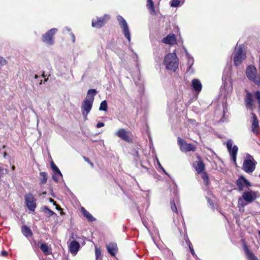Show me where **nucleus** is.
I'll return each mask as SVG.
<instances>
[{"label":"nucleus","instance_id":"603ef678","mask_svg":"<svg viewBox=\"0 0 260 260\" xmlns=\"http://www.w3.org/2000/svg\"><path fill=\"white\" fill-rule=\"evenodd\" d=\"M65 30H67L69 31H70V29L69 28L67 27H66V28L64 29V31Z\"/></svg>","mask_w":260,"mask_h":260},{"label":"nucleus","instance_id":"052dcab7","mask_svg":"<svg viewBox=\"0 0 260 260\" xmlns=\"http://www.w3.org/2000/svg\"><path fill=\"white\" fill-rule=\"evenodd\" d=\"M142 167H143L145 169L147 170V168L146 167H143V166H142Z\"/></svg>","mask_w":260,"mask_h":260},{"label":"nucleus","instance_id":"e2e57ef3","mask_svg":"<svg viewBox=\"0 0 260 260\" xmlns=\"http://www.w3.org/2000/svg\"><path fill=\"white\" fill-rule=\"evenodd\" d=\"M184 1L185 0H183L182 2V4H183V3L184 2Z\"/></svg>","mask_w":260,"mask_h":260},{"label":"nucleus","instance_id":"423d86ee","mask_svg":"<svg viewBox=\"0 0 260 260\" xmlns=\"http://www.w3.org/2000/svg\"><path fill=\"white\" fill-rule=\"evenodd\" d=\"M255 169V163L253 158L249 154H247V158L244 160L243 170L247 173H251Z\"/></svg>","mask_w":260,"mask_h":260},{"label":"nucleus","instance_id":"a878e982","mask_svg":"<svg viewBox=\"0 0 260 260\" xmlns=\"http://www.w3.org/2000/svg\"><path fill=\"white\" fill-rule=\"evenodd\" d=\"M40 248L46 255H48L52 253L51 249L48 247L46 243H42Z\"/></svg>","mask_w":260,"mask_h":260},{"label":"nucleus","instance_id":"f03ea898","mask_svg":"<svg viewBox=\"0 0 260 260\" xmlns=\"http://www.w3.org/2000/svg\"><path fill=\"white\" fill-rule=\"evenodd\" d=\"M164 63L167 70L175 72L178 68V60L176 53L168 54L165 57Z\"/></svg>","mask_w":260,"mask_h":260},{"label":"nucleus","instance_id":"412c9836","mask_svg":"<svg viewBox=\"0 0 260 260\" xmlns=\"http://www.w3.org/2000/svg\"><path fill=\"white\" fill-rule=\"evenodd\" d=\"M191 86L193 89L198 93L201 91L202 88V85L200 81L197 79H193L192 80Z\"/></svg>","mask_w":260,"mask_h":260},{"label":"nucleus","instance_id":"473e14b6","mask_svg":"<svg viewBox=\"0 0 260 260\" xmlns=\"http://www.w3.org/2000/svg\"><path fill=\"white\" fill-rule=\"evenodd\" d=\"M244 200L243 199L242 197L239 198L238 199V208H244L247 204H248V203H247L246 202L244 203Z\"/></svg>","mask_w":260,"mask_h":260},{"label":"nucleus","instance_id":"6e6d98bb","mask_svg":"<svg viewBox=\"0 0 260 260\" xmlns=\"http://www.w3.org/2000/svg\"><path fill=\"white\" fill-rule=\"evenodd\" d=\"M50 202H53V203H54V204L55 205V202H54V200H52V199H51L50 200Z\"/></svg>","mask_w":260,"mask_h":260},{"label":"nucleus","instance_id":"680f3d73","mask_svg":"<svg viewBox=\"0 0 260 260\" xmlns=\"http://www.w3.org/2000/svg\"><path fill=\"white\" fill-rule=\"evenodd\" d=\"M258 233L259 235H260V231H258Z\"/></svg>","mask_w":260,"mask_h":260},{"label":"nucleus","instance_id":"f3484780","mask_svg":"<svg viewBox=\"0 0 260 260\" xmlns=\"http://www.w3.org/2000/svg\"><path fill=\"white\" fill-rule=\"evenodd\" d=\"M80 245L78 242L76 240L71 241L69 245V250L70 252L74 255L77 253Z\"/></svg>","mask_w":260,"mask_h":260},{"label":"nucleus","instance_id":"3c124183","mask_svg":"<svg viewBox=\"0 0 260 260\" xmlns=\"http://www.w3.org/2000/svg\"><path fill=\"white\" fill-rule=\"evenodd\" d=\"M4 171H5L6 174H8L9 173V171L7 169H4Z\"/></svg>","mask_w":260,"mask_h":260},{"label":"nucleus","instance_id":"2f4dec72","mask_svg":"<svg viewBox=\"0 0 260 260\" xmlns=\"http://www.w3.org/2000/svg\"><path fill=\"white\" fill-rule=\"evenodd\" d=\"M40 176L42 177L41 178V183L42 184L46 183L47 180V173L44 172H41Z\"/></svg>","mask_w":260,"mask_h":260},{"label":"nucleus","instance_id":"9b49d317","mask_svg":"<svg viewBox=\"0 0 260 260\" xmlns=\"http://www.w3.org/2000/svg\"><path fill=\"white\" fill-rule=\"evenodd\" d=\"M246 93L244 98V104L247 109L251 111L253 110L254 108V98L252 93L247 90H245Z\"/></svg>","mask_w":260,"mask_h":260},{"label":"nucleus","instance_id":"f257e3e1","mask_svg":"<svg viewBox=\"0 0 260 260\" xmlns=\"http://www.w3.org/2000/svg\"><path fill=\"white\" fill-rule=\"evenodd\" d=\"M96 90L94 89L88 90L86 97L82 103L81 109L85 120L87 119V115L92 108L94 96L96 94Z\"/></svg>","mask_w":260,"mask_h":260},{"label":"nucleus","instance_id":"6ab92c4d","mask_svg":"<svg viewBox=\"0 0 260 260\" xmlns=\"http://www.w3.org/2000/svg\"><path fill=\"white\" fill-rule=\"evenodd\" d=\"M107 249L109 254L113 256H115L116 253L118 251V247L116 243L113 242L110 243L108 245H107Z\"/></svg>","mask_w":260,"mask_h":260},{"label":"nucleus","instance_id":"1a4fd4ad","mask_svg":"<svg viewBox=\"0 0 260 260\" xmlns=\"http://www.w3.org/2000/svg\"><path fill=\"white\" fill-rule=\"evenodd\" d=\"M242 197L245 202L247 203H251L255 201L257 198V192L249 190L244 191Z\"/></svg>","mask_w":260,"mask_h":260},{"label":"nucleus","instance_id":"09e8293b","mask_svg":"<svg viewBox=\"0 0 260 260\" xmlns=\"http://www.w3.org/2000/svg\"><path fill=\"white\" fill-rule=\"evenodd\" d=\"M134 59H137L138 58L137 54L136 53H134V56L133 57Z\"/></svg>","mask_w":260,"mask_h":260},{"label":"nucleus","instance_id":"ddd939ff","mask_svg":"<svg viewBox=\"0 0 260 260\" xmlns=\"http://www.w3.org/2000/svg\"><path fill=\"white\" fill-rule=\"evenodd\" d=\"M26 205L27 208L31 211H34L36 208V200L31 193H29L25 196Z\"/></svg>","mask_w":260,"mask_h":260},{"label":"nucleus","instance_id":"a19ab883","mask_svg":"<svg viewBox=\"0 0 260 260\" xmlns=\"http://www.w3.org/2000/svg\"><path fill=\"white\" fill-rule=\"evenodd\" d=\"M184 240H185V241L186 242V244L188 246V247H191V246H192L191 243L189 241V239H188V238L187 235L184 236Z\"/></svg>","mask_w":260,"mask_h":260},{"label":"nucleus","instance_id":"37998d69","mask_svg":"<svg viewBox=\"0 0 260 260\" xmlns=\"http://www.w3.org/2000/svg\"><path fill=\"white\" fill-rule=\"evenodd\" d=\"M207 201H208V202L209 203V204L210 205L211 208H212V209L214 208V204H213V202L212 201V200L209 198H207Z\"/></svg>","mask_w":260,"mask_h":260},{"label":"nucleus","instance_id":"de8ad7c7","mask_svg":"<svg viewBox=\"0 0 260 260\" xmlns=\"http://www.w3.org/2000/svg\"><path fill=\"white\" fill-rule=\"evenodd\" d=\"M71 36L73 39V42H74L75 40V37L74 35L72 32H71Z\"/></svg>","mask_w":260,"mask_h":260},{"label":"nucleus","instance_id":"8fccbe9b","mask_svg":"<svg viewBox=\"0 0 260 260\" xmlns=\"http://www.w3.org/2000/svg\"><path fill=\"white\" fill-rule=\"evenodd\" d=\"M4 169L3 167H0V173H1L2 172L4 171Z\"/></svg>","mask_w":260,"mask_h":260},{"label":"nucleus","instance_id":"b1692460","mask_svg":"<svg viewBox=\"0 0 260 260\" xmlns=\"http://www.w3.org/2000/svg\"><path fill=\"white\" fill-rule=\"evenodd\" d=\"M81 210L84 216L86 217L89 221L92 222L95 220V218H94L93 216L89 212H88L84 208L81 207Z\"/></svg>","mask_w":260,"mask_h":260},{"label":"nucleus","instance_id":"58836bf2","mask_svg":"<svg viewBox=\"0 0 260 260\" xmlns=\"http://www.w3.org/2000/svg\"><path fill=\"white\" fill-rule=\"evenodd\" d=\"M44 210L45 211H47L48 212L49 216H51L55 214V213L53 211H52L51 210L49 209L46 206L44 207Z\"/></svg>","mask_w":260,"mask_h":260},{"label":"nucleus","instance_id":"774afa93","mask_svg":"<svg viewBox=\"0 0 260 260\" xmlns=\"http://www.w3.org/2000/svg\"><path fill=\"white\" fill-rule=\"evenodd\" d=\"M90 165H91V166H93L92 163H90Z\"/></svg>","mask_w":260,"mask_h":260},{"label":"nucleus","instance_id":"4468645a","mask_svg":"<svg viewBox=\"0 0 260 260\" xmlns=\"http://www.w3.org/2000/svg\"><path fill=\"white\" fill-rule=\"evenodd\" d=\"M236 184L239 191H242L245 188H248L251 186L250 183L243 176L239 177L236 181Z\"/></svg>","mask_w":260,"mask_h":260},{"label":"nucleus","instance_id":"39448f33","mask_svg":"<svg viewBox=\"0 0 260 260\" xmlns=\"http://www.w3.org/2000/svg\"><path fill=\"white\" fill-rule=\"evenodd\" d=\"M117 20L119 22L122 31L126 39L129 42L131 41V32L128 25L125 19L120 15L117 16Z\"/></svg>","mask_w":260,"mask_h":260},{"label":"nucleus","instance_id":"f704fd0d","mask_svg":"<svg viewBox=\"0 0 260 260\" xmlns=\"http://www.w3.org/2000/svg\"><path fill=\"white\" fill-rule=\"evenodd\" d=\"M254 96L255 99L257 100L258 104V108L260 109V91H256L254 93Z\"/></svg>","mask_w":260,"mask_h":260},{"label":"nucleus","instance_id":"338daca9","mask_svg":"<svg viewBox=\"0 0 260 260\" xmlns=\"http://www.w3.org/2000/svg\"><path fill=\"white\" fill-rule=\"evenodd\" d=\"M40 84H42V81H41V82L40 83Z\"/></svg>","mask_w":260,"mask_h":260},{"label":"nucleus","instance_id":"ea45409f","mask_svg":"<svg viewBox=\"0 0 260 260\" xmlns=\"http://www.w3.org/2000/svg\"><path fill=\"white\" fill-rule=\"evenodd\" d=\"M156 161H157V165L159 167V168L167 175L169 176V174L166 172L165 170L164 169V168L161 166L158 159L157 158H156Z\"/></svg>","mask_w":260,"mask_h":260},{"label":"nucleus","instance_id":"4d7b16f0","mask_svg":"<svg viewBox=\"0 0 260 260\" xmlns=\"http://www.w3.org/2000/svg\"><path fill=\"white\" fill-rule=\"evenodd\" d=\"M4 174V173L2 174V173H0V178L3 176V175Z\"/></svg>","mask_w":260,"mask_h":260},{"label":"nucleus","instance_id":"e433bc0d","mask_svg":"<svg viewBox=\"0 0 260 260\" xmlns=\"http://www.w3.org/2000/svg\"><path fill=\"white\" fill-rule=\"evenodd\" d=\"M95 254L96 260H98L99 258L100 257L101 255V250L98 248H95Z\"/></svg>","mask_w":260,"mask_h":260},{"label":"nucleus","instance_id":"864d4df0","mask_svg":"<svg viewBox=\"0 0 260 260\" xmlns=\"http://www.w3.org/2000/svg\"><path fill=\"white\" fill-rule=\"evenodd\" d=\"M7 153H6V152H4V154H3L4 157V158H6V156H7Z\"/></svg>","mask_w":260,"mask_h":260},{"label":"nucleus","instance_id":"9d476101","mask_svg":"<svg viewBox=\"0 0 260 260\" xmlns=\"http://www.w3.org/2000/svg\"><path fill=\"white\" fill-rule=\"evenodd\" d=\"M178 143L182 151H194L196 150V147L193 144H188L186 143L184 140L180 138H178Z\"/></svg>","mask_w":260,"mask_h":260},{"label":"nucleus","instance_id":"6e6552de","mask_svg":"<svg viewBox=\"0 0 260 260\" xmlns=\"http://www.w3.org/2000/svg\"><path fill=\"white\" fill-rule=\"evenodd\" d=\"M226 147L232 160L234 161V164H236L237 154L238 151V146L236 145L233 146L232 140L229 139L226 142Z\"/></svg>","mask_w":260,"mask_h":260},{"label":"nucleus","instance_id":"5fc2aeb1","mask_svg":"<svg viewBox=\"0 0 260 260\" xmlns=\"http://www.w3.org/2000/svg\"><path fill=\"white\" fill-rule=\"evenodd\" d=\"M12 170L14 171L15 169V167L14 166H12L11 167Z\"/></svg>","mask_w":260,"mask_h":260},{"label":"nucleus","instance_id":"aec40b11","mask_svg":"<svg viewBox=\"0 0 260 260\" xmlns=\"http://www.w3.org/2000/svg\"><path fill=\"white\" fill-rule=\"evenodd\" d=\"M162 42L167 44L173 45L176 43V40L174 34H169L162 39Z\"/></svg>","mask_w":260,"mask_h":260},{"label":"nucleus","instance_id":"c85d7f7f","mask_svg":"<svg viewBox=\"0 0 260 260\" xmlns=\"http://www.w3.org/2000/svg\"><path fill=\"white\" fill-rule=\"evenodd\" d=\"M50 165L54 173L56 175H58L59 177H60V178H62V173H61L58 168L56 166V165L54 163L53 161L51 162Z\"/></svg>","mask_w":260,"mask_h":260},{"label":"nucleus","instance_id":"49530a36","mask_svg":"<svg viewBox=\"0 0 260 260\" xmlns=\"http://www.w3.org/2000/svg\"><path fill=\"white\" fill-rule=\"evenodd\" d=\"M2 255L4 256H6L8 255V252L6 251H3L2 252Z\"/></svg>","mask_w":260,"mask_h":260},{"label":"nucleus","instance_id":"dca6fc26","mask_svg":"<svg viewBox=\"0 0 260 260\" xmlns=\"http://www.w3.org/2000/svg\"><path fill=\"white\" fill-rule=\"evenodd\" d=\"M252 121V132L257 135L258 134V128H259V123L258 119L256 117V115L252 112L251 113Z\"/></svg>","mask_w":260,"mask_h":260},{"label":"nucleus","instance_id":"c756f323","mask_svg":"<svg viewBox=\"0 0 260 260\" xmlns=\"http://www.w3.org/2000/svg\"><path fill=\"white\" fill-rule=\"evenodd\" d=\"M181 3V1L180 0H171L170 2V6L173 8L178 7Z\"/></svg>","mask_w":260,"mask_h":260},{"label":"nucleus","instance_id":"bb28decb","mask_svg":"<svg viewBox=\"0 0 260 260\" xmlns=\"http://www.w3.org/2000/svg\"><path fill=\"white\" fill-rule=\"evenodd\" d=\"M244 251L246 254L248 260H259L257 257L247 247L244 248Z\"/></svg>","mask_w":260,"mask_h":260},{"label":"nucleus","instance_id":"79ce46f5","mask_svg":"<svg viewBox=\"0 0 260 260\" xmlns=\"http://www.w3.org/2000/svg\"><path fill=\"white\" fill-rule=\"evenodd\" d=\"M53 179L56 181V182H58L60 179L61 178L60 177H59L58 175H56L54 174V175L52 176Z\"/></svg>","mask_w":260,"mask_h":260},{"label":"nucleus","instance_id":"0e129e2a","mask_svg":"<svg viewBox=\"0 0 260 260\" xmlns=\"http://www.w3.org/2000/svg\"><path fill=\"white\" fill-rule=\"evenodd\" d=\"M47 81L46 79H44V82H46Z\"/></svg>","mask_w":260,"mask_h":260},{"label":"nucleus","instance_id":"0eeeda50","mask_svg":"<svg viewBox=\"0 0 260 260\" xmlns=\"http://www.w3.org/2000/svg\"><path fill=\"white\" fill-rule=\"evenodd\" d=\"M58 29L56 28H53L47 31L42 37V41L48 45H53L54 43V36L57 31Z\"/></svg>","mask_w":260,"mask_h":260},{"label":"nucleus","instance_id":"a211bd4d","mask_svg":"<svg viewBox=\"0 0 260 260\" xmlns=\"http://www.w3.org/2000/svg\"><path fill=\"white\" fill-rule=\"evenodd\" d=\"M185 54L187 59V64L188 66V68L187 69V72H189L190 73H193V69L192 68V66L194 63V59L188 53L187 51L185 49Z\"/></svg>","mask_w":260,"mask_h":260},{"label":"nucleus","instance_id":"5701e85b","mask_svg":"<svg viewBox=\"0 0 260 260\" xmlns=\"http://www.w3.org/2000/svg\"><path fill=\"white\" fill-rule=\"evenodd\" d=\"M21 232L23 235L26 238L31 237L32 233L30 229L26 225H23L21 228Z\"/></svg>","mask_w":260,"mask_h":260},{"label":"nucleus","instance_id":"72a5a7b5","mask_svg":"<svg viewBox=\"0 0 260 260\" xmlns=\"http://www.w3.org/2000/svg\"><path fill=\"white\" fill-rule=\"evenodd\" d=\"M202 178L204 181L205 185H208L209 181V178L206 173L204 172L202 175Z\"/></svg>","mask_w":260,"mask_h":260},{"label":"nucleus","instance_id":"393cba45","mask_svg":"<svg viewBox=\"0 0 260 260\" xmlns=\"http://www.w3.org/2000/svg\"><path fill=\"white\" fill-rule=\"evenodd\" d=\"M146 7L151 15L155 14L154 4L152 0H147Z\"/></svg>","mask_w":260,"mask_h":260},{"label":"nucleus","instance_id":"bf43d9fd","mask_svg":"<svg viewBox=\"0 0 260 260\" xmlns=\"http://www.w3.org/2000/svg\"><path fill=\"white\" fill-rule=\"evenodd\" d=\"M85 160L86 161H88V162L89 161V160H88V158H85Z\"/></svg>","mask_w":260,"mask_h":260},{"label":"nucleus","instance_id":"f8f14e48","mask_svg":"<svg viewBox=\"0 0 260 260\" xmlns=\"http://www.w3.org/2000/svg\"><path fill=\"white\" fill-rule=\"evenodd\" d=\"M110 19V16L107 14L104 15L103 17H97L96 19H92L91 25L92 26L95 28L102 27Z\"/></svg>","mask_w":260,"mask_h":260},{"label":"nucleus","instance_id":"7c9ffc66","mask_svg":"<svg viewBox=\"0 0 260 260\" xmlns=\"http://www.w3.org/2000/svg\"><path fill=\"white\" fill-rule=\"evenodd\" d=\"M107 103L106 101L104 100L101 102L99 110L100 111H106L107 110Z\"/></svg>","mask_w":260,"mask_h":260},{"label":"nucleus","instance_id":"c9c22d12","mask_svg":"<svg viewBox=\"0 0 260 260\" xmlns=\"http://www.w3.org/2000/svg\"><path fill=\"white\" fill-rule=\"evenodd\" d=\"M171 208L173 212H175L176 214H178L177 208L174 201L171 202Z\"/></svg>","mask_w":260,"mask_h":260},{"label":"nucleus","instance_id":"20e7f679","mask_svg":"<svg viewBox=\"0 0 260 260\" xmlns=\"http://www.w3.org/2000/svg\"><path fill=\"white\" fill-rule=\"evenodd\" d=\"M246 58V53L243 49L242 45H240L239 47L235 48L233 55V62L234 65L239 66L242 61Z\"/></svg>","mask_w":260,"mask_h":260},{"label":"nucleus","instance_id":"2eb2a0df","mask_svg":"<svg viewBox=\"0 0 260 260\" xmlns=\"http://www.w3.org/2000/svg\"><path fill=\"white\" fill-rule=\"evenodd\" d=\"M116 135L119 138L125 141L129 142L131 140V133L124 128H121L118 130Z\"/></svg>","mask_w":260,"mask_h":260},{"label":"nucleus","instance_id":"c03bdc74","mask_svg":"<svg viewBox=\"0 0 260 260\" xmlns=\"http://www.w3.org/2000/svg\"><path fill=\"white\" fill-rule=\"evenodd\" d=\"M189 250H190V253H191V254H192L193 256H196V253H195V252H194V250H193V248L192 246H191V247H189Z\"/></svg>","mask_w":260,"mask_h":260},{"label":"nucleus","instance_id":"7ed1b4c3","mask_svg":"<svg viewBox=\"0 0 260 260\" xmlns=\"http://www.w3.org/2000/svg\"><path fill=\"white\" fill-rule=\"evenodd\" d=\"M259 70L260 71V55L259 59ZM246 75L247 78L255 84L260 85V77L257 76V71L253 65L248 66L246 70Z\"/></svg>","mask_w":260,"mask_h":260},{"label":"nucleus","instance_id":"13d9d810","mask_svg":"<svg viewBox=\"0 0 260 260\" xmlns=\"http://www.w3.org/2000/svg\"><path fill=\"white\" fill-rule=\"evenodd\" d=\"M35 78L36 79H37V78H38V76H37V75H35Z\"/></svg>","mask_w":260,"mask_h":260},{"label":"nucleus","instance_id":"4c0bfd02","mask_svg":"<svg viewBox=\"0 0 260 260\" xmlns=\"http://www.w3.org/2000/svg\"><path fill=\"white\" fill-rule=\"evenodd\" d=\"M6 60L3 57L0 56V68L6 65Z\"/></svg>","mask_w":260,"mask_h":260},{"label":"nucleus","instance_id":"a18cd8bd","mask_svg":"<svg viewBox=\"0 0 260 260\" xmlns=\"http://www.w3.org/2000/svg\"><path fill=\"white\" fill-rule=\"evenodd\" d=\"M104 126V123L102 122H99L96 124L98 128H100Z\"/></svg>","mask_w":260,"mask_h":260},{"label":"nucleus","instance_id":"4be33fe9","mask_svg":"<svg viewBox=\"0 0 260 260\" xmlns=\"http://www.w3.org/2000/svg\"><path fill=\"white\" fill-rule=\"evenodd\" d=\"M194 167L198 173L200 174L204 170L205 165L202 160H199L194 162Z\"/></svg>","mask_w":260,"mask_h":260},{"label":"nucleus","instance_id":"cd10ccee","mask_svg":"<svg viewBox=\"0 0 260 260\" xmlns=\"http://www.w3.org/2000/svg\"><path fill=\"white\" fill-rule=\"evenodd\" d=\"M232 90V87L231 86H227L224 85L222 88L220 90L221 94H223L224 96L225 97L228 95L229 93H231Z\"/></svg>","mask_w":260,"mask_h":260},{"label":"nucleus","instance_id":"69168bd1","mask_svg":"<svg viewBox=\"0 0 260 260\" xmlns=\"http://www.w3.org/2000/svg\"><path fill=\"white\" fill-rule=\"evenodd\" d=\"M3 148H5V146H3Z\"/></svg>","mask_w":260,"mask_h":260}]
</instances>
